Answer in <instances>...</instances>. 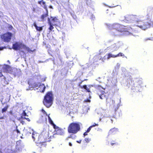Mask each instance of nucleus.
I'll use <instances>...</instances> for the list:
<instances>
[{"mask_svg": "<svg viewBox=\"0 0 153 153\" xmlns=\"http://www.w3.org/2000/svg\"><path fill=\"white\" fill-rule=\"evenodd\" d=\"M147 22L139 20L137 21V26L141 29L145 30L150 27H153V12L149 14L147 17Z\"/></svg>", "mask_w": 153, "mask_h": 153, "instance_id": "nucleus-1", "label": "nucleus"}, {"mask_svg": "<svg viewBox=\"0 0 153 153\" xmlns=\"http://www.w3.org/2000/svg\"><path fill=\"white\" fill-rule=\"evenodd\" d=\"M30 134L32 133V137L33 140L37 139V141L36 142V145L41 148L42 147L45 146L46 144V140L43 136L40 135L36 131H34L33 129L30 130Z\"/></svg>", "mask_w": 153, "mask_h": 153, "instance_id": "nucleus-2", "label": "nucleus"}, {"mask_svg": "<svg viewBox=\"0 0 153 153\" xmlns=\"http://www.w3.org/2000/svg\"><path fill=\"white\" fill-rule=\"evenodd\" d=\"M107 25L109 29H114L113 30H115L116 32H128L126 27L119 25L118 24H107Z\"/></svg>", "mask_w": 153, "mask_h": 153, "instance_id": "nucleus-3", "label": "nucleus"}, {"mask_svg": "<svg viewBox=\"0 0 153 153\" xmlns=\"http://www.w3.org/2000/svg\"><path fill=\"white\" fill-rule=\"evenodd\" d=\"M53 100V94L51 92H48L44 97L43 103L48 108L50 107L52 104Z\"/></svg>", "mask_w": 153, "mask_h": 153, "instance_id": "nucleus-4", "label": "nucleus"}, {"mask_svg": "<svg viewBox=\"0 0 153 153\" xmlns=\"http://www.w3.org/2000/svg\"><path fill=\"white\" fill-rule=\"evenodd\" d=\"M13 47L14 50H19L23 52L29 51V48L21 42H17L15 43L13 45Z\"/></svg>", "mask_w": 153, "mask_h": 153, "instance_id": "nucleus-5", "label": "nucleus"}, {"mask_svg": "<svg viewBox=\"0 0 153 153\" xmlns=\"http://www.w3.org/2000/svg\"><path fill=\"white\" fill-rule=\"evenodd\" d=\"M80 126L79 123H72L69 126L68 131L69 133L73 134H76L79 131L80 129Z\"/></svg>", "mask_w": 153, "mask_h": 153, "instance_id": "nucleus-6", "label": "nucleus"}, {"mask_svg": "<svg viewBox=\"0 0 153 153\" xmlns=\"http://www.w3.org/2000/svg\"><path fill=\"white\" fill-rule=\"evenodd\" d=\"M45 87L44 85L43 84H41L40 83L35 84L33 86V87H31L29 89L32 90L34 89V90L36 89L38 90V91H40L42 92H43L45 91Z\"/></svg>", "mask_w": 153, "mask_h": 153, "instance_id": "nucleus-7", "label": "nucleus"}, {"mask_svg": "<svg viewBox=\"0 0 153 153\" xmlns=\"http://www.w3.org/2000/svg\"><path fill=\"white\" fill-rule=\"evenodd\" d=\"M12 36V34L8 32L2 35L1 38L4 42H9L11 39Z\"/></svg>", "mask_w": 153, "mask_h": 153, "instance_id": "nucleus-8", "label": "nucleus"}, {"mask_svg": "<svg viewBox=\"0 0 153 153\" xmlns=\"http://www.w3.org/2000/svg\"><path fill=\"white\" fill-rule=\"evenodd\" d=\"M53 124V127L55 129V131L56 132V134H57L59 135H62L64 134V130L56 126L55 125Z\"/></svg>", "mask_w": 153, "mask_h": 153, "instance_id": "nucleus-9", "label": "nucleus"}, {"mask_svg": "<svg viewBox=\"0 0 153 153\" xmlns=\"http://www.w3.org/2000/svg\"><path fill=\"white\" fill-rule=\"evenodd\" d=\"M122 44L121 43H118L116 44H114L111 46V50L112 51H115L118 50Z\"/></svg>", "mask_w": 153, "mask_h": 153, "instance_id": "nucleus-10", "label": "nucleus"}, {"mask_svg": "<svg viewBox=\"0 0 153 153\" xmlns=\"http://www.w3.org/2000/svg\"><path fill=\"white\" fill-rule=\"evenodd\" d=\"M117 57V55L113 54L111 53H109L107 55L105 56L102 59L103 62H104V60L105 59H109L111 58Z\"/></svg>", "mask_w": 153, "mask_h": 153, "instance_id": "nucleus-11", "label": "nucleus"}, {"mask_svg": "<svg viewBox=\"0 0 153 153\" xmlns=\"http://www.w3.org/2000/svg\"><path fill=\"white\" fill-rule=\"evenodd\" d=\"M51 18L52 19L51 21L52 22L53 25H57L59 24V21L56 17H51Z\"/></svg>", "mask_w": 153, "mask_h": 153, "instance_id": "nucleus-12", "label": "nucleus"}, {"mask_svg": "<svg viewBox=\"0 0 153 153\" xmlns=\"http://www.w3.org/2000/svg\"><path fill=\"white\" fill-rule=\"evenodd\" d=\"M99 97L100 99H107V94L104 91H101V94L99 95Z\"/></svg>", "mask_w": 153, "mask_h": 153, "instance_id": "nucleus-13", "label": "nucleus"}, {"mask_svg": "<svg viewBox=\"0 0 153 153\" xmlns=\"http://www.w3.org/2000/svg\"><path fill=\"white\" fill-rule=\"evenodd\" d=\"M3 68V71L4 72H10L11 71V67L8 65H4V66Z\"/></svg>", "mask_w": 153, "mask_h": 153, "instance_id": "nucleus-14", "label": "nucleus"}, {"mask_svg": "<svg viewBox=\"0 0 153 153\" xmlns=\"http://www.w3.org/2000/svg\"><path fill=\"white\" fill-rule=\"evenodd\" d=\"M46 120V118L45 117L43 116H41L37 121V122L38 123H42Z\"/></svg>", "mask_w": 153, "mask_h": 153, "instance_id": "nucleus-15", "label": "nucleus"}, {"mask_svg": "<svg viewBox=\"0 0 153 153\" xmlns=\"http://www.w3.org/2000/svg\"><path fill=\"white\" fill-rule=\"evenodd\" d=\"M19 143L18 142H17V146H16V151L21 152L22 151V149L24 148V146L23 145H21L20 146L18 145V144Z\"/></svg>", "mask_w": 153, "mask_h": 153, "instance_id": "nucleus-16", "label": "nucleus"}, {"mask_svg": "<svg viewBox=\"0 0 153 153\" xmlns=\"http://www.w3.org/2000/svg\"><path fill=\"white\" fill-rule=\"evenodd\" d=\"M48 21L49 25H50L49 29L51 31L53 29V26L54 25H53L52 22L51 21L50 19L49 18H48Z\"/></svg>", "mask_w": 153, "mask_h": 153, "instance_id": "nucleus-17", "label": "nucleus"}, {"mask_svg": "<svg viewBox=\"0 0 153 153\" xmlns=\"http://www.w3.org/2000/svg\"><path fill=\"white\" fill-rule=\"evenodd\" d=\"M47 13H46L45 14L42 15L41 17V19H42L41 21L42 22H44V21H45L47 17L48 16V13L47 10Z\"/></svg>", "mask_w": 153, "mask_h": 153, "instance_id": "nucleus-18", "label": "nucleus"}, {"mask_svg": "<svg viewBox=\"0 0 153 153\" xmlns=\"http://www.w3.org/2000/svg\"><path fill=\"white\" fill-rule=\"evenodd\" d=\"M134 17L133 16H127L125 17V19L129 21V20L133 19Z\"/></svg>", "mask_w": 153, "mask_h": 153, "instance_id": "nucleus-19", "label": "nucleus"}, {"mask_svg": "<svg viewBox=\"0 0 153 153\" xmlns=\"http://www.w3.org/2000/svg\"><path fill=\"white\" fill-rule=\"evenodd\" d=\"M8 107L9 106L8 105H7V106L5 107L4 108L2 109L1 111L2 112L4 113V112H5L7 110Z\"/></svg>", "mask_w": 153, "mask_h": 153, "instance_id": "nucleus-20", "label": "nucleus"}, {"mask_svg": "<svg viewBox=\"0 0 153 153\" xmlns=\"http://www.w3.org/2000/svg\"><path fill=\"white\" fill-rule=\"evenodd\" d=\"M118 131L117 129L115 128H113L111 129L110 130V131H109V132L112 133V132H114V131Z\"/></svg>", "mask_w": 153, "mask_h": 153, "instance_id": "nucleus-21", "label": "nucleus"}, {"mask_svg": "<svg viewBox=\"0 0 153 153\" xmlns=\"http://www.w3.org/2000/svg\"><path fill=\"white\" fill-rule=\"evenodd\" d=\"M36 30L39 31H42V27H39L37 26V27L36 28Z\"/></svg>", "mask_w": 153, "mask_h": 153, "instance_id": "nucleus-22", "label": "nucleus"}, {"mask_svg": "<svg viewBox=\"0 0 153 153\" xmlns=\"http://www.w3.org/2000/svg\"><path fill=\"white\" fill-rule=\"evenodd\" d=\"M48 120L49 122L51 124H53V121L50 118L49 116H48Z\"/></svg>", "mask_w": 153, "mask_h": 153, "instance_id": "nucleus-23", "label": "nucleus"}, {"mask_svg": "<svg viewBox=\"0 0 153 153\" xmlns=\"http://www.w3.org/2000/svg\"><path fill=\"white\" fill-rule=\"evenodd\" d=\"M38 3L39 4H40L41 5L42 4L44 5L45 4V2H44L43 0H42L41 1H39Z\"/></svg>", "mask_w": 153, "mask_h": 153, "instance_id": "nucleus-24", "label": "nucleus"}, {"mask_svg": "<svg viewBox=\"0 0 153 153\" xmlns=\"http://www.w3.org/2000/svg\"><path fill=\"white\" fill-rule=\"evenodd\" d=\"M117 57H118L119 56H124V55L122 53H120L118 54L117 55Z\"/></svg>", "mask_w": 153, "mask_h": 153, "instance_id": "nucleus-25", "label": "nucleus"}, {"mask_svg": "<svg viewBox=\"0 0 153 153\" xmlns=\"http://www.w3.org/2000/svg\"><path fill=\"white\" fill-rule=\"evenodd\" d=\"M27 117V114L25 111H24L22 113V117ZM23 118V117H22Z\"/></svg>", "mask_w": 153, "mask_h": 153, "instance_id": "nucleus-26", "label": "nucleus"}, {"mask_svg": "<svg viewBox=\"0 0 153 153\" xmlns=\"http://www.w3.org/2000/svg\"><path fill=\"white\" fill-rule=\"evenodd\" d=\"M85 141L87 143L89 142L90 140V139L89 138H85Z\"/></svg>", "mask_w": 153, "mask_h": 153, "instance_id": "nucleus-27", "label": "nucleus"}, {"mask_svg": "<svg viewBox=\"0 0 153 153\" xmlns=\"http://www.w3.org/2000/svg\"><path fill=\"white\" fill-rule=\"evenodd\" d=\"M76 137V136L74 135V134L71 135V138H72V139H75Z\"/></svg>", "mask_w": 153, "mask_h": 153, "instance_id": "nucleus-28", "label": "nucleus"}, {"mask_svg": "<svg viewBox=\"0 0 153 153\" xmlns=\"http://www.w3.org/2000/svg\"><path fill=\"white\" fill-rule=\"evenodd\" d=\"M91 127H90L87 129V132H89L90 131L91 129Z\"/></svg>", "mask_w": 153, "mask_h": 153, "instance_id": "nucleus-29", "label": "nucleus"}, {"mask_svg": "<svg viewBox=\"0 0 153 153\" xmlns=\"http://www.w3.org/2000/svg\"><path fill=\"white\" fill-rule=\"evenodd\" d=\"M71 135L68 136L66 139V140H68V139L69 138H71Z\"/></svg>", "mask_w": 153, "mask_h": 153, "instance_id": "nucleus-30", "label": "nucleus"}, {"mask_svg": "<svg viewBox=\"0 0 153 153\" xmlns=\"http://www.w3.org/2000/svg\"><path fill=\"white\" fill-rule=\"evenodd\" d=\"M94 125H93L92 126H91L90 127H91V128H92L93 127H94L95 126H98V124H96L95 123H94Z\"/></svg>", "mask_w": 153, "mask_h": 153, "instance_id": "nucleus-31", "label": "nucleus"}, {"mask_svg": "<svg viewBox=\"0 0 153 153\" xmlns=\"http://www.w3.org/2000/svg\"><path fill=\"white\" fill-rule=\"evenodd\" d=\"M83 88L87 90V89L88 88L87 87L86 85H84L83 86Z\"/></svg>", "mask_w": 153, "mask_h": 153, "instance_id": "nucleus-32", "label": "nucleus"}, {"mask_svg": "<svg viewBox=\"0 0 153 153\" xmlns=\"http://www.w3.org/2000/svg\"><path fill=\"white\" fill-rule=\"evenodd\" d=\"M24 118L25 119H26L28 121H30V119L26 117H24Z\"/></svg>", "mask_w": 153, "mask_h": 153, "instance_id": "nucleus-33", "label": "nucleus"}, {"mask_svg": "<svg viewBox=\"0 0 153 153\" xmlns=\"http://www.w3.org/2000/svg\"><path fill=\"white\" fill-rule=\"evenodd\" d=\"M34 26L36 28L37 27V26L36 23H34L33 24Z\"/></svg>", "mask_w": 153, "mask_h": 153, "instance_id": "nucleus-34", "label": "nucleus"}, {"mask_svg": "<svg viewBox=\"0 0 153 153\" xmlns=\"http://www.w3.org/2000/svg\"><path fill=\"white\" fill-rule=\"evenodd\" d=\"M4 48V47H0V50H3Z\"/></svg>", "mask_w": 153, "mask_h": 153, "instance_id": "nucleus-35", "label": "nucleus"}, {"mask_svg": "<svg viewBox=\"0 0 153 153\" xmlns=\"http://www.w3.org/2000/svg\"><path fill=\"white\" fill-rule=\"evenodd\" d=\"M42 112L44 114H46V112L43 109L42 110Z\"/></svg>", "mask_w": 153, "mask_h": 153, "instance_id": "nucleus-36", "label": "nucleus"}, {"mask_svg": "<svg viewBox=\"0 0 153 153\" xmlns=\"http://www.w3.org/2000/svg\"><path fill=\"white\" fill-rule=\"evenodd\" d=\"M87 135V132H85L84 134V136Z\"/></svg>", "mask_w": 153, "mask_h": 153, "instance_id": "nucleus-37", "label": "nucleus"}, {"mask_svg": "<svg viewBox=\"0 0 153 153\" xmlns=\"http://www.w3.org/2000/svg\"><path fill=\"white\" fill-rule=\"evenodd\" d=\"M85 101L86 102H90V100L88 99V100H85Z\"/></svg>", "mask_w": 153, "mask_h": 153, "instance_id": "nucleus-38", "label": "nucleus"}, {"mask_svg": "<svg viewBox=\"0 0 153 153\" xmlns=\"http://www.w3.org/2000/svg\"><path fill=\"white\" fill-rule=\"evenodd\" d=\"M2 76H3L2 74L1 73H0V77H1Z\"/></svg>", "mask_w": 153, "mask_h": 153, "instance_id": "nucleus-39", "label": "nucleus"}, {"mask_svg": "<svg viewBox=\"0 0 153 153\" xmlns=\"http://www.w3.org/2000/svg\"><path fill=\"white\" fill-rule=\"evenodd\" d=\"M81 140H80L79 141H76V142L78 143H80L81 142Z\"/></svg>", "mask_w": 153, "mask_h": 153, "instance_id": "nucleus-40", "label": "nucleus"}, {"mask_svg": "<svg viewBox=\"0 0 153 153\" xmlns=\"http://www.w3.org/2000/svg\"><path fill=\"white\" fill-rule=\"evenodd\" d=\"M69 145L70 146H72V144L71 143H69Z\"/></svg>", "mask_w": 153, "mask_h": 153, "instance_id": "nucleus-41", "label": "nucleus"}, {"mask_svg": "<svg viewBox=\"0 0 153 153\" xmlns=\"http://www.w3.org/2000/svg\"><path fill=\"white\" fill-rule=\"evenodd\" d=\"M88 92H89L90 91L89 89L88 88L87 89V90H86Z\"/></svg>", "mask_w": 153, "mask_h": 153, "instance_id": "nucleus-42", "label": "nucleus"}, {"mask_svg": "<svg viewBox=\"0 0 153 153\" xmlns=\"http://www.w3.org/2000/svg\"><path fill=\"white\" fill-rule=\"evenodd\" d=\"M114 144V143H111V145L112 146Z\"/></svg>", "mask_w": 153, "mask_h": 153, "instance_id": "nucleus-43", "label": "nucleus"}, {"mask_svg": "<svg viewBox=\"0 0 153 153\" xmlns=\"http://www.w3.org/2000/svg\"><path fill=\"white\" fill-rule=\"evenodd\" d=\"M49 7H50V8H52V9H53V7H52L51 6H50Z\"/></svg>", "mask_w": 153, "mask_h": 153, "instance_id": "nucleus-44", "label": "nucleus"}, {"mask_svg": "<svg viewBox=\"0 0 153 153\" xmlns=\"http://www.w3.org/2000/svg\"><path fill=\"white\" fill-rule=\"evenodd\" d=\"M17 131L18 133H20V131L18 129H17Z\"/></svg>", "mask_w": 153, "mask_h": 153, "instance_id": "nucleus-45", "label": "nucleus"}, {"mask_svg": "<svg viewBox=\"0 0 153 153\" xmlns=\"http://www.w3.org/2000/svg\"><path fill=\"white\" fill-rule=\"evenodd\" d=\"M4 119V117H0V119Z\"/></svg>", "mask_w": 153, "mask_h": 153, "instance_id": "nucleus-46", "label": "nucleus"}, {"mask_svg": "<svg viewBox=\"0 0 153 153\" xmlns=\"http://www.w3.org/2000/svg\"><path fill=\"white\" fill-rule=\"evenodd\" d=\"M118 33H116L115 34V35H118Z\"/></svg>", "mask_w": 153, "mask_h": 153, "instance_id": "nucleus-47", "label": "nucleus"}, {"mask_svg": "<svg viewBox=\"0 0 153 153\" xmlns=\"http://www.w3.org/2000/svg\"><path fill=\"white\" fill-rule=\"evenodd\" d=\"M40 140H42V138H40Z\"/></svg>", "mask_w": 153, "mask_h": 153, "instance_id": "nucleus-48", "label": "nucleus"}, {"mask_svg": "<svg viewBox=\"0 0 153 153\" xmlns=\"http://www.w3.org/2000/svg\"><path fill=\"white\" fill-rule=\"evenodd\" d=\"M45 9H46V7H45Z\"/></svg>", "mask_w": 153, "mask_h": 153, "instance_id": "nucleus-49", "label": "nucleus"}, {"mask_svg": "<svg viewBox=\"0 0 153 153\" xmlns=\"http://www.w3.org/2000/svg\"><path fill=\"white\" fill-rule=\"evenodd\" d=\"M149 39V40H151V39Z\"/></svg>", "mask_w": 153, "mask_h": 153, "instance_id": "nucleus-50", "label": "nucleus"}]
</instances>
